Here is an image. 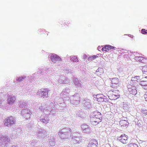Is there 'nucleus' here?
<instances>
[{
  "label": "nucleus",
  "instance_id": "f257e3e1",
  "mask_svg": "<svg viewBox=\"0 0 147 147\" xmlns=\"http://www.w3.org/2000/svg\"><path fill=\"white\" fill-rule=\"evenodd\" d=\"M71 129L68 127H64L60 129L58 134L61 139L65 140L70 139L71 136Z\"/></svg>",
  "mask_w": 147,
  "mask_h": 147
},
{
  "label": "nucleus",
  "instance_id": "f03ea898",
  "mask_svg": "<svg viewBox=\"0 0 147 147\" xmlns=\"http://www.w3.org/2000/svg\"><path fill=\"white\" fill-rule=\"evenodd\" d=\"M108 96L111 100H115L120 97L119 92L117 90L109 91L108 92Z\"/></svg>",
  "mask_w": 147,
  "mask_h": 147
},
{
  "label": "nucleus",
  "instance_id": "7ed1b4c3",
  "mask_svg": "<svg viewBox=\"0 0 147 147\" xmlns=\"http://www.w3.org/2000/svg\"><path fill=\"white\" fill-rule=\"evenodd\" d=\"M15 121L12 116L7 117L4 120V125L8 127L11 126L15 124Z\"/></svg>",
  "mask_w": 147,
  "mask_h": 147
},
{
  "label": "nucleus",
  "instance_id": "20e7f679",
  "mask_svg": "<svg viewBox=\"0 0 147 147\" xmlns=\"http://www.w3.org/2000/svg\"><path fill=\"white\" fill-rule=\"evenodd\" d=\"M111 81V87L114 88H117L120 86V83L119 79L116 78H110Z\"/></svg>",
  "mask_w": 147,
  "mask_h": 147
},
{
  "label": "nucleus",
  "instance_id": "39448f33",
  "mask_svg": "<svg viewBox=\"0 0 147 147\" xmlns=\"http://www.w3.org/2000/svg\"><path fill=\"white\" fill-rule=\"evenodd\" d=\"M50 58L53 62L55 63L56 61H61L62 59L57 55L51 54L49 55Z\"/></svg>",
  "mask_w": 147,
  "mask_h": 147
},
{
  "label": "nucleus",
  "instance_id": "423d86ee",
  "mask_svg": "<svg viewBox=\"0 0 147 147\" xmlns=\"http://www.w3.org/2000/svg\"><path fill=\"white\" fill-rule=\"evenodd\" d=\"M128 90L130 94L135 95L137 93L136 88L135 86L129 85L128 86Z\"/></svg>",
  "mask_w": 147,
  "mask_h": 147
},
{
  "label": "nucleus",
  "instance_id": "0eeeda50",
  "mask_svg": "<svg viewBox=\"0 0 147 147\" xmlns=\"http://www.w3.org/2000/svg\"><path fill=\"white\" fill-rule=\"evenodd\" d=\"M81 128L84 133L87 134L90 133V129L87 125H82L81 126Z\"/></svg>",
  "mask_w": 147,
  "mask_h": 147
},
{
  "label": "nucleus",
  "instance_id": "6e6552de",
  "mask_svg": "<svg viewBox=\"0 0 147 147\" xmlns=\"http://www.w3.org/2000/svg\"><path fill=\"white\" fill-rule=\"evenodd\" d=\"M93 114L94 116L93 117L97 119H99L100 122L101 121L102 117L100 113L98 111H96L94 112Z\"/></svg>",
  "mask_w": 147,
  "mask_h": 147
},
{
  "label": "nucleus",
  "instance_id": "1a4fd4ad",
  "mask_svg": "<svg viewBox=\"0 0 147 147\" xmlns=\"http://www.w3.org/2000/svg\"><path fill=\"white\" fill-rule=\"evenodd\" d=\"M119 139L120 141L123 144H126L128 142V138L127 136L125 134H123L121 136Z\"/></svg>",
  "mask_w": 147,
  "mask_h": 147
},
{
  "label": "nucleus",
  "instance_id": "9d476101",
  "mask_svg": "<svg viewBox=\"0 0 147 147\" xmlns=\"http://www.w3.org/2000/svg\"><path fill=\"white\" fill-rule=\"evenodd\" d=\"M98 144V142L95 140H91L88 144L87 147H96Z\"/></svg>",
  "mask_w": 147,
  "mask_h": 147
},
{
  "label": "nucleus",
  "instance_id": "9b49d317",
  "mask_svg": "<svg viewBox=\"0 0 147 147\" xmlns=\"http://www.w3.org/2000/svg\"><path fill=\"white\" fill-rule=\"evenodd\" d=\"M16 100L15 97L9 96H8L7 102L8 104L12 105L15 102Z\"/></svg>",
  "mask_w": 147,
  "mask_h": 147
},
{
  "label": "nucleus",
  "instance_id": "f8f14e48",
  "mask_svg": "<svg viewBox=\"0 0 147 147\" xmlns=\"http://www.w3.org/2000/svg\"><path fill=\"white\" fill-rule=\"evenodd\" d=\"M90 121L91 124L93 125H96L100 122L99 119H97L93 117L91 118Z\"/></svg>",
  "mask_w": 147,
  "mask_h": 147
},
{
  "label": "nucleus",
  "instance_id": "ddd939ff",
  "mask_svg": "<svg viewBox=\"0 0 147 147\" xmlns=\"http://www.w3.org/2000/svg\"><path fill=\"white\" fill-rule=\"evenodd\" d=\"M49 91L47 88L44 89L42 91L41 94L43 98L47 97Z\"/></svg>",
  "mask_w": 147,
  "mask_h": 147
},
{
  "label": "nucleus",
  "instance_id": "4468645a",
  "mask_svg": "<svg viewBox=\"0 0 147 147\" xmlns=\"http://www.w3.org/2000/svg\"><path fill=\"white\" fill-rule=\"evenodd\" d=\"M97 100L98 102H101L104 101V99L103 98V95L102 94L97 95L96 96Z\"/></svg>",
  "mask_w": 147,
  "mask_h": 147
},
{
  "label": "nucleus",
  "instance_id": "2eb2a0df",
  "mask_svg": "<svg viewBox=\"0 0 147 147\" xmlns=\"http://www.w3.org/2000/svg\"><path fill=\"white\" fill-rule=\"evenodd\" d=\"M140 85L145 90H147V81H141L140 82Z\"/></svg>",
  "mask_w": 147,
  "mask_h": 147
},
{
  "label": "nucleus",
  "instance_id": "dca6fc26",
  "mask_svg": "<svg viewBox=\"0 0 147 147\" xmlns=\"http://www.w3.org/2000/svg\"><path fill=\"white\" fill-rule=\"evenodd\" d=\"M119 124L121 126L126 127L128 125V123L125 120H121L119 122Z\"/></svg>",
  "mask_w": 147,
  "mask_h": 147
},
{
  "label": "nucleus",
  "instance_id": "f3484780",
  "mask_svg": "<svg viewBox=\"0 0 147 147\" xmlns=\"http://www.w3.org/2000/svg\"><path fill=\"white\" fill-rule=\"evenodd\" d=\"M40 121L42 122L45 123H47L49 121V119L47 117H45L44 118L42 119H40Z\"/></svg>",
  "mask_w": 147,
  "mask_h": 147
},
{
  "label": "nucleus",
  "instance_id": "a211bd4d",
  "mask_svg": "<svg viewBox=\"0 0 147 147\" xmlns=\"http://www.w3.org/2000/svg\"><path fill=\"white\" fill-rule=\"evenodd\" d=\"M80 140V138L78 137H76L74 138H73L72 139L73 142L74 144H76Z\"/></svg>",
  "mask_w": 147,
  "mask_h": 147
},
{
  "label": "nucleus",
  "instance_id": "6ab92c4d",
  "mask_svg": "<svg viewBox=\"0 0 147 147\" xmlns=\"http://www.w3.org/2000/svg\"><path fill=\"white\" fill-rule=\"evenodd\" d=\"M71 60H72L74 62H78V59L77 57L75 56H72L71 57Z\"/></svg>",
  "mask_w": 147,
  "mask_h": 147
},
{
  "label": "nucleus",
  "instance_id": "aec40b11",
  "mask_svg": "<svg viewBox=\"0 0 147 147\" xmlns=\"http://www.w3.org/2000/svg\"><path fill=\"white\" fill-rule=\"evenodd\" d=\"M142 70L144 74H147V65L144 66L142 68Z\"/></svg>",
  "mask_w": 147,
  "mask_h": 147
},
{
  "label": "nucleus",
  "instance_id": "412c9836",
  "mask_svg": "<svg viewBox=\"0 0 147 147\" xmlns=\"http://www.w3.org/2000/svg\"><path fill=\"white\" fill-rule=\"evenodd\" d=\"M141 112L142 114L144 115H147V109L145 108L142 109Z\"/></svg>",
  "mask_w": 147,
  "mask_h": 147
},
{
  "label": "nucleus",
  "instance_id": "4be33fe9",
  "mask_svg": "<svg viewBox=\"0 0 147 147\" xmlns=\"http://www.w3.org/2000/svg\"><path fill=\"white\" fill-rule=\"evenodd\" d=\"M128 147H138V146L136 144L130 143L128 144Z\"/></svg>",
  "mask_w": 147,
  "mask_h": 147
},
{
  "label": "nucleus",
  "instance_id": "5701e85b",
  "mask_svg": "<svg viewBox=\"0 0 147 147\" xmlns=\"http://www.w3.org/2000/svg\"><path fill=\"white\" fill-rule=\"evenodd\" d=\"M106 47H107L108 51L111 49L116 48L115 47L111 46L110 45H106Z\"/></svg>",
  "mask_w": 147,
  "mask_h": 147
},
{
  "label": "nucleus",
  "instance_id": "b1692460",
  "mask_svg": "<svg viewBox=\"0 0 147 147\" xmlns=\"http://www.w3.org/2000/svg\"><path fill=\"white\" fill-rule=\"evenodd\" d=\"M102 50L103 52H107V51H108L107 47H106V45L104 46V47L102 48Z\"/></svg>",
  "mask_w": 147,
  "mask_h": 147
},
{
  "label": "nucleus",
  "instance_id": "393cba45",
  "mask_svg": "<svg viewBox=\"0 0 147 147\" xmlns=\"http://www.w3.org/2000/svg\"><path fill=\"white\" fill-rule=\"evenodd\" d=\"M49 143L51 146H54L55 145V142L54 141H50Z\"/></svg>",
  "mask_w": 147,
  "mask_h": 147
},
{
  "label": "nucleus",
  "instance_id": "a878e982",
  "mask_svg": "<svg viewBox=\"0 0 147 147\" xmlns=\"http://www.w3.org/2000/svg\"><path fill=\"white\" fill-rule=\"evenodd\" d=\"M141 62L144 63H147V59H145V58L143 57V59Z\"/></svg>",
  "mask_w": 147,
  "mask_h": 147
},
{
  "label": "nucleus",
  "instance_id": "bb28decb",
  "mask_svg": "<svg viewBox=\"0 0 147 147\" xmlns=\"http://www.w3.org/2000/svg\"><path fill=\"white\" fill-rule=\"evenodd\" d=\"M97 57H98L96 55H93L92 57H90L89 59L90 60H94Z\"/></svg>",
  "mask_w": 147,
  "mask_h": 147
},
{
  "label": "nucleus",
  "instance_id": "cd10ccee",
  "mask_svg": "<svg viewBox=\"0 0 147 147\" xmlns=\"http://www.w3.org/2000/svg\"><path fill=\"white\" fill-rule=\"evenodd\" d=\"M143 57L141 56H140L138 57V58L137 59L139 61H141L143 59Z\"/></svg>",
  "mask_w": 147,
  "mask_h": 147
},
{
  "label": "nucleus",
  "instance_id": "c85d7f7f",
  "mask_svg": "<svg viewBox=\"0 0 147 147\" xmlns=\"http://www.w3.org/2000/svg\"><path fill=\"white\" fill-rule=\"evenodd\" d=\"M24 79V78L23 77H21L18 79V80L19 82H21L23 81Z\"/></svg>",
  "mask_w": 147,
  "mask_h": 147
},
{
  "label": "nucleus",
  "instance_id": "c756f323",
  "mask_svg": "<svg viewBox=\"0 0 147 147\" xmlns=\"http://www.w3.org/2000/svg\"><path fill=\"white\" fill-rule=\"evenodd\" d=\"M65 24H66V25H67L68 26H69V25H69V24H70V22L69 21H66L65 22Z\"/></svg>",
  "mask_w": 147,
  "mask_h": 147
},
{
  "label": "nucleus",
  "instance_id": "7c9ffc66",
  "mask_svg": "<svg viewBox=\"0 0 147 147\" xmlns=\"http://www.w3.org/2000/svg\"><path fill=\"white\" fill-rule=\"evenodd\" d=\"M135 78H137V82H138L140 80V77L139 76H136L135 77Z\"/></svg>",
  "mask_w": 147,
  "mask_h": 147
},
{
  "label": "nucleus",
  "instance_id": "2f4dec72",
  "mask_svg": "<svg viewBox=\"0 0 147 147\" xmlns=\"http://www.w3.org/2000/svg\"><path fill=\"white\" fill-rule=\"evenodd\" d=\"M146 30L144 29H142V33L143 34H146Z\"/></svg>",
  "mask_w": 147,
  "mask_h": 147
},
{
  "label": "nucleus",
  "instance_id": "473e14b6",
  "mask_svg": "<svg viewBox=\"0 0 147 147\" xmlns=\"http://www.w3.org/2000/svg\"><path fill=\"white\" fill-rule=\"evenodd\" d=\"M132 81H137V78H135V77H134V78H132Z\"/></svg>",
  "mask_w": 147,
  "mask_h": 147
},
{
  "label": "nucleus",
  "instance_id": "72a5a7b5",
  "mask_svg": "<svg viewBox=\"0 0 147 147\" xmlns=\"http://www.w3.org/2000/svg\"><path fill=\"white\" fill-rule=\"evenodd\" d=\"M3 137V136H1V139H2L4 140V138H5H5H6H6H5V137H3H3Z\"/></svg>",
  "mask_w": 147,
  "mask_h": 147
},
{
  "label": "nucleus",
  "instance_id": "f704fd0d",
  "mask_svg": "<svg viewBox=\"0 0 147 147\" xmlns=\"http://www.w3.org/2000/svg\"><path fill=\"white\" fill-rule=\"evenodd\" d=\"M11 147H18L17 146H16L13 145Z\"/></svg>",
  "mask_w": 147,
  "mask_h": 147
},
{
  "label": "nucleus",
  "instance_id": "c9c22d12",
  "mask_svg": "<svg viewBox=\"0 0 147 147\" xmlns=\"http://www.w3.org/2000/svg\"><path fill=\"white\" fill-rule=\"evenodd\" d=\"M7 139L8 142L9 141H10V139L9 138H7Z\"/></svg>",
  "mask_w": 147,
  "mask_h": 147
},
{
  "label": "nucleus",
  "instance_id": "e433bc0d",
  "mask_svg": "<svg viewBox=\"0 0 147 147\" xmlns=\"http://www.w3.org/2000/svg\"><path fill=\"white\" fill-rule=\"evenodd\" d=\"M40 136H43V137H45V136H46V135H42V134H41V135H40Z\"/></svg>",
  "mask_w": 147,
  "mask_h": 147
},
{
  "label": "nucleus",
  "instance_id": "4c0bfd02",
  "mask_svg": "<svg viewBox=\"0 0 147 147\" xmlns=\"http://www.w3.org/2000/svg\"><path fill=\"white\" fill-rule=\"evenodd\" d=\"M147 95V92H146V93L145 94H144V95Z\"/></svg>",
  "mask_w": 147,
  "mask_h": 147
},
{
  "label": "nucleus",
  "instance_id": "58836bf2",
  "mask_svg": "<svg viewBox=\"0 0 147 147\" xmlns=\"http://www.w3.org/2000/svg\"><path fill=\"white\" fill-rule=\"evenodd\" d=\"M43 133H45L46 131H43Z\"/></svg>",
  "mask_w": 147,
  "mask_h": 147
},
{
  "label": "nucleus",
  "instance_id": "ea45409f",
  "mask_svg": "<svg viewBox=\"0 0 147 147\" xmlns=\"http://www.w3.org/2000/svg\"><path fill=\"white\" fill-rule=\"evenodd\" d=\"M146 34H147V30H146Z\"/></svg>",
  "mask_w": 147,
  "mask_h": 147
},
{
  "label": "nucleus",
  "instance_id": "a19ab883",
  "mask_svg": "<svg viewBox=\"0 0 147 147\" xmlns=\"http://www.w3.org/2000/svg\"><path fill=\"white\" fill-rule=\"evenodd\" d=\"M107 145H108V146H109V144H108Z\"/></svg>",
  "mask_w": 147,
  "mask_h": 147
}]
</instances>
